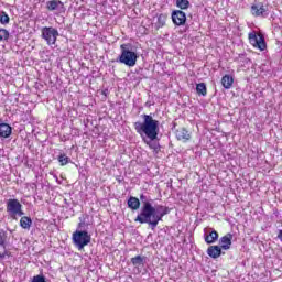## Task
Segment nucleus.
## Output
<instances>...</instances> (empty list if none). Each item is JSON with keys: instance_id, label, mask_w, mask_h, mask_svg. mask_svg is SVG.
Returning a JSON list of instances; mask_svg holds the SVG:
<instances>
[{"instance_id": "1", "label": "nucleus", "mask_w": 282, "mask_h": 282, "mask_svg": "<svg viewBox=\"0 0 282 282\" xmlns=\"http://www.w3.org/2000/svg\"><path fill=\"white\" fill-rule=\"evenodd\" d=\"M140 202L142 204L140 214L135 217L134 221H139V224H149L151 230L158 228V225L164 216L171 213V209L164 205L153 206V200L149 199L147 195H140Z\"/></svg>"}, {"instance_id": "2", "label": "nucleus", "mask_w": 282, "mask_h": 282, "mask_svg": "<svg viewBox=\"0 0 282 282\" xmlns=\"http://www.w3.org/2000/svg\"><path fill=\"white\" fill-rule=\"evenodd\" d=\"M143 122H134V129L139 135H147L149 140H158L160 133V121L153 119L151 115L141 116Z\"/></svg>"}, {"instance_id": "3", "label": "nucleus", "mask_w": 282, "mask_h": 282, "mask_svg": "<svg viewBox=\"0 0 282 282\" xmlns=\"http://www.w3.org/2000/svg\"><path fill=\"white\" fill-rule=\"evenodd\" d=\"M121 54L117 58V63H122L127 67H135L138 63V53L133 51V46L130 43L120 45Z\"/></svg>"}, {"instance_id": "4", "label": "nucleus", "mask_w": 282, "mask_h": 282, "mask_svg": "<svg viewBox=\"0 0 282 282\" xmlns=\"http://www.w3.org/2000/svg\"><path fill=\"white\" fill-rule=\"evenodd\" d=\"M73 243L78 250H83L85 246L91 243V235L88 230L76 229L73 234Z\"/></svg>"}, {"instance_id": "5", "label": "nucleus", "mask_w": 282, "mask_h": 282, "mask_svg": "<svg viewBox=\"0 0 282 282\" xmlns=\"http://www.w3.org/2000/svg\"><path fill=\"white\" fill-rule=\"evenodd\" d=\"M7 213L11 219H17V217H23L25 215L23 212V205L17 198H10L7 200Z\"/></svg>"}, {"instance_id": "6", "label": "nucleus", "mask_w": 282, "mask_h": 282, "mask_svg": "<svg viewBox=\"0 0 282 282\" xmlns=\"http://www.w3.org/2000/svg\"><path fill=\"white\" fill-rule=\"evenodd\" d=\"M249 43L257 50H260V52H263L268 47L265 37L261 33H257V31L249 33Z\"/></svg>"}, {"instance_id": "7", "label": "nucleus", "mask_w": 282, "mask_h": 282, "mask_svg": "<svg viewBox=\"0 0 282 282\" xmlns=\"http://www.w3.org/2000/svg\"><path fill=\"white\" fill-rule=\"evenodd\" d=\"M42 39L46 41L47 45H56V39H58V30L54 26L42 28Z\"/></svg>"}, {"instance_id": "8", "label": "nucleus", "mask_w": 282, "mask_h": 282, "mask_svg": "<svg viewBox=\"0 0 282 282\" xmlns=\"http://www.w3.org/2000/svg\"><path fill=\"white\" fill-rule=\"evenodd\" d=\"M45 8L48 12H65V3L61 0L46 1Z\"/></svg>"}, {"instance_id": "9", "label": "nucleus", "mask_w": 282, "mask_h": 282, "mask_svg": "<svg viewBox=\"0 0 282 282\" xmlns=\"http://www.w3.org/2000/svg\"><path fill=\"white\" fill-rule=\"evenodd\" d=\"M172 21L177 26L186 25V13L182 10H174L172 12Z\"/></svg>"}, {"instance_id": "10", "label": "nucleus", "mask_w": 282, "mask_h": 282, "mask_svg": "<svg viewBox=\"0 0 282 282\" xmlns=\"http://www.w3.org/2000/svg\"><path fill=\"white\" fill-rule=\"evenodd\" d=\"M251 14L253 17H268V9L263 3L258 2L251 6Z\"/></svg>"}, {"instance_id": "11", "label": "nucleus", "mask_w": 282, "mask_h": 282, "mask_svg": "<svg viewBox=\"0 0 282 282\" xmlns=\"http://www.w3.org/2000/svg\"><path fill=\"white\" fill-rule=\"evenodd\" d=\"M219 245L223 250H230L232 246V234H227L219 239Z\"/></svg>"}, {"instance_id": "12", "label": "nucleus", "mask_w": 282, "mask_h": 282, "mask_svg": "<svg viewBox=\"0 0 282 282\" xmlns=\"http://www.w3.org/2000/svg\"><path fill=\"white\" fill-rule=\"evenodd\" d=\"M175 134L177 140H181L182 142H188V140H191V132H188L186 128H180L176 130Z\"/></svg>"}, {"instance_id": "13", "label": "nucleus", "mask_w": 282, "mask_h": 282, "mask_svg": "<svg viewBox=\"0 0 282 282\" xmlns=\"http://www.w3.org/2000/svg\"><path fill=\"white\" fill-rule=\"evenodd\" d=\"M221 248L219 246H209L207 249V254L212 259H219L221 257Z\"/></svg>"}, {"instance_id": "14", "label": "nucleus", "mask_w": 282, "mask_h": 282, "mask_svg": "<svg viewBox=\"0 0 282 282\" xmlns=\"http://www.w3.org/2000/svg\"><path fill=\"white\" fill-rule=\"evenodd\" d=\"M12 135V127L8 123H0V138H10Z\"/></svg>"}, {"instance_id": "15", "label": "nucleus", "mask_w": 282, "mask_h": 282, "mask_svg": "<svg viewBox=\"0 0 282 282\" xmlns=\"http://www.w3.org/2000/svg\"><path fill=\"white\" fill-rule=\"evenodd\" d=\"M219 239V234L216 230L210 229L209 234L205 235V243H215Z\"/></svg>"}, {"instance_id": "16", "label": "nucleus", "mask_w": 282, "mask_h": 282, "mask_svg": "<svg viewBox=\"0 0 282 282\" xmlns=\"http://www.w3.org/2000/svg\"><path fill=\"white\" fill-rule=\"evenodd\" d=\"M131 263L134 268H140L147 263V257L145 256H135L134 258H131Z\"/></svg>"}, {"instance_id": "17", "label": "nucleus", "mask_w": 282, "mask_h": 282, "mask_svg": "<svg viewBox=\"0 0 282 282\" xmlns=\"http://www.w3.org/2000/svg\"><path fill=\"white\" fill-rule=\"evenodd\" d=\"M232 83H235V79L230 75H225L221 78V85L225 89H230L232 87Z\"/></svg>"}, {"instance_id": "18", "label": "nucleus", "mask_w": 282, "mask_h": 282, "mask_svg": "<svg viewBox=\"0 0 282 282\" xmlns=\"http://www.w3.org/2000/svg\"><path fill=\"white\" fill-rule=\"evenodd\" d=\"M20 226L24 230H30V228H32V218L28 216H22L20 219Z\"/></svg>"}, {"instance_id": "19", "label": "nucleus", "mask_w": 282, "mask_h": 282, "mask_svg": "<svg viewBox=\"0 0 282 282\" xmlns=\"http://www.w3.org/2000/svg\"><path fill=\"white\" fill-rule=\"evenodd\" d=\"M128 208H130L131 210H138L140 208V199L131 196L128 199Z\"/></svg>"}, {"instance_id": "20", "label": "nucleus", "mask_w": 282, "mask_h": 282, "mask_svg": "<svg viewBox=\"0 0 282 282\" xmlns=\"http://www.w3.org/2000/svg\"><path fill=\"white\" fill-rule=\"evenodd\" d=\"M57 161L59 162L61 166H67V164L72 162V159H69V156H67L65 153H59Z\"/></svg>"}, {"instance_id": "21", "label": "nucleus", "mask_w": 282, "mask_h": 282, "mask_svg": "<svg viewBox=\"0 0 282 282\" xmlns=\"http://www.w3.org/2000/svg\"><path fill=\"white\" fill-rule=\"evenodd\" d=\"M196 94H198V96H206V94H208L205 83H199L196 85Z\"/></svg>"}, {"instance_id": "22", "label": "nucleus", "mask_w": 282, "mask_h": 282, "mask_svg": "<svg viewBox=\"0 0 282 282\" xmlns=\"http://www.w3.org/2000/svg\"><path fill=\"white\" fill-rule=\"evenodd\" d=\"M176 8H180V10H188L191 8V1L176 0Z\"/></svg>"}, {"instance_id": "23", "label": "nucleus", "mask_w": 282, "mask_h": 282, "mask_svg": "<svg viewBox=\"0 0 282 282\" xmlns=\"http://www.w3.org/2000/svg\"><path fill=\"white\" fill-rule=\"evenodd\" d=\"M166 25V14L161 13L158 15L156 30Z\"/></svg>"}, {"instance_id": "24", "label": "nucleus", "mask_w": 282, "mask_h": 282, "mask_svg": "<svg viewBox=\"0 0 282 282\" xmlns=\"http://www.w3.org/2000/svg\"><path fill=\"white\" fill-rule=\"evenodd\" d=\"M0 23L2 25H8V23H10V15H8L6 11L0 12Z\"/></svg>"}, {"instance_id": "25", "label": "nucleus", "mask_w": 282, "mask_h": 282, "mask_svg": "<svg viewBox=\"0 0 282 282\" xmlns=\"http://www.w3.org/2000/svg\"><path fill=\"white\" fill-rule=\"evenodd\" d=\"M7 239H8V232L3 229H0V246H1V248H6Z\"/></svg>"}, {"instance_id": "26", "label": "nucleus", "mask_w": 282, "mask_h": 282, "mask_svg": "<svg viewBox=\"0 0 282 282\" xmlns=\"http://www.w3.org/2000/svg\"><path fill=\"white\" fill-rule=\"evenodd\" d=\"M10 39V32L6 29H0V41H8Z\"/></svg>"}, {"instance_id": "27", "label": "nucleus", "mask_w": 282, "mask_h": 282, "mask_svg": "<svg viewBox=\"0 0 282 282\" xmlns=\"http://www.w3.org/2000/svg\"><path fill=\"white\" fill-rule=\"evenodd\" d=\"M31 282H47V281L45 280V275L39 274V275H34Z\"/></svg>"}, {"instance_id": "28", "label": "nucleus", "mask_w": 282, "mask_h": 282, "mask_svg": "<svg viewBox=\"0 0 282 282\" xmlns=\"http://www.w3.org/2000/svg\"><path fill=\"white\" fill-rule=\"evenodd\" d=\"M87 226V224L85 221H80L77 226V230H85V227Z\"/></svg>"}, {"instance_id": "29", "label": "nucleus", "mask_w": 282, "mask_h": 282, "mask_svg": "<svg viewBox=\"0 0 282 282\" xmlns=\"http://www.w3.org/2000/svg\"><path fill=\"white\" fill-rule=\"evenodd\" d=\"M278 238L282 241V229L279 231Z\"/></svg>"}, {"instance_id": "30", "label": "nucleus", "mask_w": 282, "mask_h": 282, "mask_svg": "<svg viewBox=\"0 0 282 282\" xmlns=\"http://www.w3.org/2000/svg\"><path fill=\"white\" fill-rule=\"evenodd\" d=\"M0 259H6V252L4 253H0Z\"/></svg>"}]
</instances>
